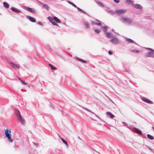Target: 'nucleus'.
Returning <instances> with one entry per match:
<instances>
[{"instance_id":"nucleus-31","label":"nucleus","mask_w":154,"mask_h":154,"mask_svg":"<svg viewBox=\"0 0 154 154\" xmlns=\"http://www.w3.org/2000/svg\"><path fill=\"white\" fill-rule=\"evenodd\" d=\"M114 1L116 3H119V0H114Z\"/></svg>"},{"instance_id":"nucleus-5","label":"nucleus","mask_w":154,"mask_h":154,"mask_svg":"<svg viewBox=\"0 0 154 154\" xmlns=\"http://www.w3.org/2000/svg\"><path fill=\"white\" fill-rule=\"evenodd\" d=\"M12 67L15 69H18L20 68V65L19 64H17L13 62H10L9 63Z\"/></svg>"},{"instance_id":"nucleus-23","label":"nucleus","mask_w":154,"mask_h":154,"mask_svg":"<svg viewBox=\"0 0 154 154\" xmlns=\"http://www.w3.org/2000/svg\"><path fill=\"white\" fill-rule=\"evenodd\" d=\"M18 79L24 85H27L28 84L27 83L25 82L24 81H23V80L19 78Z\"/></svg>"},{"instance_id":"nucleus-30","label":"nucleus","mask_w":154,"mask_h":154,"mask_svg":"<svg viewBox=\"0 0 154 154\" xmlns=\"http://www.w3.org/2000/svg\"><path fill=\"white\" fill-rule=\"evenodd\" d=\"M95 31L96 33H99L100 32V30L99 29H95Z\"/></svg>"},{"instance_id":"nucleus-35","label":"nucleus","mask_w":154,"mask_h":154,"mask_svg":"<svg viewBox=\"0 0 154 154\" xmlns=\"http://www.w3.org/2000/svg\"><path fill=\"white\" fill-rule=\"evenodd\" d=\"M103 27L104 29H107L106 27V26H103Z\"/></svg>"},{"instance_id":"nucleus-4","label":"nucleus","mask_w":154,"mask_h":154,"mask_svg":"<svg viewBox=\"0 0 154 154\" xmlns=\"http://www.w3.org/2000/svg\"><path fill=\"white\" fill-rule=\"evenodd\" d=\"M110 42L115 44H117L119 43V41L118 38L115 36H112L110 40Z\"/></svg>"},{"instance_id":"nucleus-13","label":"nucleus","mask_w":154,"mask_h":154,"mask_svg":"<svg viewBox=\"0 0 154 154\" xmlns=\"http://www.w3.org/2000/svg\"><path fill=\"white\" fill-rule=\"evenodd\" d=\"M106 36L108 38H112V34L111 33V32H106Z\"/></svg>"},{"instance_id":"nucleus-21","label":"nucleus","mask_w":154,"mask_h":154,"mask_svg":"<svg viewBox=\"0 0 154 154\" xmlns=\"http://www.w3.org/2000/svg\"><path fill=\"white\" fill-rule=\"evenodd\" d=\"M26 10H28V11H30L31 12H33V9L32 8H30L27 7Z\"/></svg>"},{"instance_id":"nucleus-33","label":"nucleus","mask_w":154,"mask_h":154,"mask_svg":"<svg viewBox=\"0 0 154 154\" xmlns=\"http://www.w3.org/2000/svg\"><path fill=\"white\" fill-rule=\"evenodd\" d=\"M95 24L97 25H98L101 26V24L100 23H95Z\"/></svg>"},{"instance_id":"nucleus-16","label":"nucleus","mask_w":154,"mask_h":154,"mask_svg":"<svg viewBox=\"0 0 154 154\" xmlns=\"http://www.w3.org/2000/svg\"><path fill=\"white\" fill-rule=\"evenodd\" d=\"M3 5L6 8H8L9 7V4L6 2H4L3 3Z\"/></svg>"},{"instance_id":"nucleus-11","label":"nucleus","mask_w":154,"mask_h":154,"mask_svg":"<svg viewBox=\"0 0 154 154\" xmlns=\"http://www.w3.org/2000/svg\"><path fill=\"white\" fill-rule=\"evenodd\" d=\"M27 18L32 22H35L36 21L35 20L34 18L30 16H28Z\"/></svg>"},{"instance_id":"nucleus-32","label":"nucleus","mask_w":154,"mask_h":154,"mask_svg":"<svg viewBox=\"0 0 154 154\" xmlns=\"http://www.w3.org/2000/svg\"><path fill=\"white\" fill-rule=\"evenodd\" d=\"M108 53H109V54L110 55H112V52L111 51H109Z\"/></svg>"},{"instance_id":"nucleus-8","label":"nucleus","mask_w":154,"mask_h":154,"mask_svg":"<svg viewBox=\"0 0 154 154\" xmlns=\"http://www.w3.org/2000/svg\"><path fill=\"white\" fill-rule=\"evenodd\" d=\"M142 100H143V101L147 103H148L150 104H152L153 103V102L150 100H149L144 97H143L141 98Z\"/></svg>"},{"instance_id":"nucleus-12","label":"nucleus","mask_w":154,"mask_h":154,"mask_svg":"<svg viewBox=\"0 0 154 154\" xmlns=\"http://www.w3.org/2000/svg\"><path fill=\"white\" fill-rule=\"evenodd\" d=\"M106 114V115H109L110 118L111 119H113L115 117V116L110 112H107Z\"/></svg>"},{"instance_id":"nucleus-36","label":"nucleus","mask_w":154,"mask_h":154,"mask_svg":"<svg viewBox=\"0 0 154 154\" xmlns=\"http://www.w3.org/2000/svg\"><path fill=\"white\" fill-rule=\"evenodd\" d=\"M80 11L84 12L82 10L80 9Z\"/></svg>"},{"instance_id":"nucleus-26","label":"nucleus","mask_w":154,"mask_h":154,"mask_svg":"<svg viewBox=\"0 0 154 154\" xmlns=\"http://www.w3.org/2000/svg\"><path fill=\"white\" fill-rule=\"evenodd\" d=\"M60 138L61 140L63 142V143H64V144H66V145H68L67 143V142L66 141H65L64 140H63L62 138H61L60 137Z\"/></svg>"},{"instance_id":"nucleus-2","label":"nucleus","mask_w":154,"mask_h":154,"mask_svg":"<svg viewBox=\"0 0 154 154\" xmlns=\"http://www.w3.org/2000/svg\"><path fill=\"white\" fill-rule=\"evenodd\" d=\"M11 132L10 130H9L7 129L5 131V135L6 137L7 138L8 141L12 143L13 142V140L11 139Z\"/></svg>"},{"instance_id":"nucleus-24","label":"nucleus","mask_w":154,"mask_h":154,"mask_svg":"<svg viewBox=\"0 0 154 154\" xmlns=\"http://www.w3.org/2000/svg\"><path fill=\"white\" fill-rule=\"evenodd\" d=\"M131 51L133 52H135L137 53H138L139 52V51L138 50H131Z\"/></svg>"},{"instance_id":"nucleus-17","label":"nucleus","mask_w":154,"mask_h":154,"mask_svg":"<svg viewBox=\"0 0 154 154\" xmlns=\"http://www.w3.org/2000/svg\"><path fill=\"white\" fill-rule=\"evenodd\" d=\"M147 136L148 138L150 140H153L154 139L153 137L150 134H147Z\"/></svg>"},{"instance_id":"nucleus-18","label":"nucleus","mask_w":154,"mask_h":154,"mask_svg":"<svg viewBox=\"0 0 154 154\" xmlns=\"http://www.w3.org/2000/svg\"><path fill=\"white\" fill-rule=\"evenodd\" d=\"M49 66L52 70H55L56 69V68L54 66L51 64H49Z\"/></svg>"},{"instance_id":"nucleus-1","label":"nucleus","mask_w":154,"mask_h":154,"mask_svg":"<svg viewBox=\"0 0 154 154\" xmlns=\"http://www.w3.org/2000/svg\"><path fill=\"white\" fill-rule=\"evenodd\" d=\"M48 19L54 25L58 26V24L56 23H55L54 21L58 23H60V20L56 17H48Z\"/></svg>"},{"instance_id":"nucleus-7","label":"nucleus","mask_w":154,"mask_h":154,"mask_svg":"<svg viewBox=\"0 0 154 154\" xmlns=\"http://www.w3.org/2000/svg\"><path fill=\"white\" fill-rule=\"evenodd\" d=\"M126 12V10L123 9H119L116 10L115 13L117 14H123Z\"/></svg>"},{"instance_id":"nucleus-38","label":"nucleus","mask_w":154,"mask_h":154,"mask_svg":"<svg viewBox=\"0 0 154 154\" xmlns=\"http://www.w3.org/2000/svg\"><path fill=\"white\" fill-rule=\"evenodd\" d=\"M152 128L154 130V127H152Z\"/></svg>"},{"instance_id":"nucleus-9","label":"nucleus","mask_w":154,"mask_h":154,"mask_svg":"<svg viewBox=\"0 0 154 154\" xmlns=\"http://www.w3.org/2000/svg\"><path fill=\"white\" fill-rule=\"evenodd\" d=\"M17 117L19 120L20 122L22 124L24 123V121L22 119V117L20 113H18L17 115Z\"/></svg>"},{"instance_id":"nucleus-20","label":"nucleus","mask_w":154,"mask_h":154,"mask_svg":"<svg viewBox=\"0 0 154 154\" xmlns=\"http://www.w3.org/2000/svg\"><path fill=\"white\" fill-rule=\"evenodd\" d=\"M126 41L128 43H133L134 42V41L132 40L130 38H128L127 39Z\"/></svg>"},{"instance_id":"nucleus-28","label":"nucleus","mask_w":154,"mask_h":154,"mask_svg":"<svg viewBox=\"0 0 154 154\" xmlns=\"http://www.w3.org/2000/svg\"><path fill=\"white\" fill-rule=\"evenodd\" d=\"M85 27L86 28H88L89 27V24L88 23H85Z\"/></svg>"},{"instance_id":"nucleus-15","label":"nucleus","mask_w":154,"mask_h":154,"mask_svg":"<svg viewBox=\"0 0 154 154\" xmlns=\"http://www.w3.org/2000/svg\"><path fill=\"white\" fill-rule=\"evenodd\" d=\"M134 131L135 132L138 133V134H140V135L142 134V133L141 131L137 129H134Z\"/></svg>"},{"instance_id":"nucleus-34","label":"nucleus","mask_w":154,"mask_h":154,"mask_svg":"<svg viewBox=\"0 0 154 154\" xmlns=\"http://www.w3.org/2000/svg\"><path fill=\"white\" fill-rule=\"evenodd\" d=\"M97 23L95 22H92L91 23L92 25L95 24V23Z\"/></svg>"},{"instance_id":"nucleus-10","label":"nucleus","mask_w":154,"mask_h":154,"mask_svg":"<svg viewBox=\"0 0 154 154\" xmlns=\"http://www.w3.org/2000/svg\"><path fill=\"white\" fill-rule=\"evenodd\" d=\"M132 6L135 8L139 9H141L143 8V7L140 4H132Z\"/></svg>"},{"instance_id":"nucleus-19","label":"nucleus","mask_w":154,"mask_h":154,"mask_svg":"<svg viewBox=\"0 0 154 154\" xmlns=\"http://www.w3.org/2000/svg\"><path fill=\"white\" fill-rule=\"evenodd\" d=\"M41 4L45 8L47 9H48L49 7L47 5L43 3H41Z\"/></svg>"},{"instance_id":"nucleus-14","label":"nucleus","mask_w":154,"mask_h":154,"mask_svg":"<svg viewBox=\"0 0 154 154\" xmlns=\"http://www.w3.org/2000/svg\"><path fill=\"white\" fill-rule=\"evenodd\" d=\"M11 9L13 11L15 12H17V13L20 12V11L19 10H18L14 7L11 8Z\"/></svg>"},{"instance_id":"nucleus-22","label":"nucleus","mask_w":154,"mask_h":154,"mask_svg":"<svg viewBox=\"0 0 154 154\" xmlns=\"http://www.w3.org/2000/svg\"><path fill=\"white\" fill-rule=\"evenodd\" d=\"M77 59L79 61H80L81 62H82L84 63H86V61L85 60H83L80 59L78 58H77Z\"/></svg>"},{"instance_id":"nucleus-6","label":"nucleus","mask_w":154,"mask_h":154,"mask_svg":"<svg viewBox=\"0 0 154 154\" xmlns=\"http://www.w3.org/2000/svg\"><path fill=\"white\" fill-rule=\"evenodd\" d=\"M122 20L124 22H126L127 23H131L133 20V19L131 18H123L122 19Z\"/></svg>"},{"instance_id":"nucleus-27","label":"nucleus","mask_w":154,"mask_h":154,"mask_svg":"<svg viewBox=\"0 0 154 154\" xmlns=\"http://www.w3.org/2000/svg\"><path fill=\"white\" fill-rule=\"evenodd\" d=\"M126 0V2L128 4H130L132 2L131 1V0Z\"/></svg>"},{"instance_id":"nucleus-29","label":"nucleus","mask_w":154,"mask_h":154,"mask_svg":"<svg viewBox=\"0 0 154 154\" xmlns=\"http://www.w3.org/2000/svg\"><path fill=\"white\" fill-rule=\"evenodd\" d=\"M68 3H69V4L72 5L73 6H74L76 8V6L74 4H73L71 2L69 1V2H68Z\"/></svg>"},{"instance_id":"nucleus-37","label":"nucleus","mask_w":154,"mask_h":154,"mask_svg":"<svg viewBox=\"0 0 154 154\" xmlns=\"http://www.w3.org/2000/svg\"><path fill=\"white\" fill-rule=\"evenodd\" d=\"M123 123L124 124H125V125H126V123H125V122H123Z\"/></svg>"},{"instance_id":"nucleus-25","label":"nucleus","mask_w":154,"mask_h":154,"mask_svg":"<svg viewBox=\"0 0 154 154\" xmlns=\"http://www.w3.org/2000/svg\"><path fill=\"white\" fill-rule=\"evenodd\" d=\"M97 3L101 7H103V4L101 2H97Z\"/></svg>"},{"instance_id":"nucleus-3","label":"nucleus","mask_w":154,"mask_h":154,"mask_svg":"<svg viewBox=\"0 0 154 154\" xmlns=\"http://www.w3.org/2000/svg\"><path fill=\"white\" fill-rule=\"evenodd\" d=\"M146 49L150 51V52H148L146 54V56L147 57H154V50L152 49L149 48H146Z\"/></svg>"}]
</instances>
